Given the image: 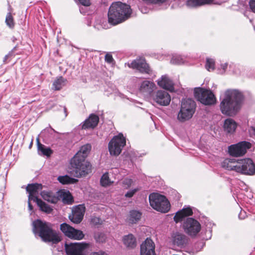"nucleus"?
<instances>
[{"instance_id": "obj_1", "label": "nucleus", "mask_w": 255, "mask_h": 255, "mask_svg": "<svg viewBox=\"0 0 255 255\" xmlns=\"http://www.w3.org/2000/svg\"><path fill=\"white\" fill-rule=\"evenodd\" d=\"M91 149L90 144H85L81 147L79 150L71 160V165L73 170L72 174L76 177L85 176L92 172V165L85 160Z\"/></svg>"}, {"instance_id": "obj_2", "label": "nucleus", "mask_w": 255, "mask_h": 255, "mask_svg": "<svg viewBox=\"0 0 255 255\" xmlns=\"http://www.w3.org/2000/svg\"><path fill=\"white\" fill-rule=\"evenodd\" d=\"M243 95L236 90H228L221 101L220 108L222 113L228 116L236 115L241 107Z\"/></svg>"}, {"instance_id": "obj_3", "label": "nucleus", "mask_w": 255, "mask_h": 255, "mask_svg": "<svg viewBox=\"0 0 255 255\" xmlns=\"http://www.w3.org/2000/svg\"><path fill=\"white\" fill-rule=\"evenodd\" d=\"M130 6L120 1L113 2L108 12L109 23L116 25L128 19L131 14Z\"/></svg>"}, {"instance_id": "obj_4", "label": "nucleus", "mask_w": 255, "mask_h": 255, "mask_svg": "<svg viewBox=\"0 0 255 255\" xmlns=\"http://www.w3.org/2000/svg\"><path fill=\"white\" fill-rule=\"evenodd\" d=\"M32 230L35 235L40 237L45 243L56 245L62 240L60 233L49 224H33Z\"/></svg>"}, {"instance_id": "obj_5", "label": "nucleus", "mask_w": 255, "mask_h": 255, "mask_svg": "<svg viewBox=\"0 0 255 255\" xmlns=\"http://www.w3.org/2000/svg\"><path fill=\"white\" fill-rule=\"evenodd\" d=\"M196 107L195 102L191 99L183 100L177 115L178 121L184 122L191 119L195 112Z\"/></svg>"}, {"instance_id": "obj_6", "label": "nucleus", "mask_w": 255, "mask_h": 255, "mask_svg": "<svg viewBox=\"0 0 255 255\" xmlns=\"http://www.w3.org/2000/svg\"><path fill=\"white\" fill-rule=\"evenodd\" d=\"M149 200L150 206L157 211L167 213L170 210V203L163 195L152 193L149 196Z\"/></svg>"}, {"instance_id": "obj_7", "label": "nucleus", "mask_w": 255, "mask_h": 255, "mask_svg": "<svg viewBox=\"0 0 255 255\" xmlns=\"http://www.w3.org/2000/svg\"><path fill=\"white\" fill-rule=\"evenodd\" d=\"M194 96L198 101L205 105H213L216 101L215 96L211 90L202 88L195 89Z\"/></svg>"}, {"instance_id": "obj_8", "label": "nucleus", "mask_w": 255, "mask_h": 255, "mask_svg": "<svg viewBox=\"0 0 255 255\" xmlns=\"http://www.w3.org/2000/svg\"><path fill=\"white\" fill-rule=\"evenodd\" d=\"M125 145L126 138L123 134L120 133L115 136L109 142L108 145L110 154L115 156L119 155Z\"/></svg>"}, {"instance_id": "obj_9", "label": "nucleus", "mask_w": 255, "mask_h": 255, "mask_svg": "<svg viewBox=\"0 0 255 255\" xmlns=\"http://www.w3.org/2000/svg\"><path fill=\"white\" fill-rule=\"evenodd\" d=\"M89 244L86 243H65V248L67 255H86Z\"/></svg>"}, {"instance_id": "obj_10", "label": "nucleus", "mask_w": 255, "mask_h": 255, "mask_svg": "<svg viewBox=\"0 0 255 255\" xmlns=\"http://www.w3.org/2000/svg\"><path fill=\"white\" fill-rule=\"evenodd\" d=\"M193 214V211L190 206H185L182 209L177 211L174 217V220L177 223L186 220L184 223H199L198 221L189 216Z\"/></svg>"}, {"instance_id": "obj_11", "label": "nucleus", "mask_w": 255, "mask_h": 255, "mask_svg": "<svg viewBox=\"0 0 255 255\" xmlns=\"http://www.w3.org/2000/svg\"><path fill=\"white\" fill-rule=\"evenodd\" d=\"M251 147V144L246 141L240 142L236 144L231 145L229 147V152L230 155L238 157L244 155L248 149Z\"/></svg>"}, {"instance_id": "obj_12", "label": "nucleus", "mask_w": 255, "mask_h": 255, "mask_svg": "<svg viewBox=\"0 0 255 255\" xmlns=\"http://www.w3.org/2000/svg\"><path fill=\"white\" fill-rule=\"evenodd\" d=\"M237 172L248 175L254 174L255 173V166L252 160L247 158L239 160Z\"/></svg>"}, {"instance_id": "obj_13", "label": "nucleus", "mask_w": 255, "mask_h": 255, "mask_svg": "<svg viewBox=\"0 0 255 255\" xmlns=\"http://www.w3.org/2000/svg\"><path fill=\"white\" fill-rule=\"evenodd\" d=\"M60 229L64 235L69 238L80 240L84 237V235L81 231L74 229L69 224H60Z\"/></svg>"}, {"instance_id": "obj_14", "label": "nucleus", "mask_w": 255, "mask_h": 255, "mask_svg": "<svg viewBox=\"0 0 255 255\" xmlns=\"http://www.w3.org/2000/svg\"><path fill=\"white\" fill-rule=\"evenodd\" d=\"M152 99L157 105L167 106L171 101V97L169 93L163 90H158L151 95Z\"/></svg>"}, {"instance_id": "obj_15", "label": "nucleus", "mask_w": 255, "mask_h": 255, "mask_svg": "<svg viewBox=\"0 0 255 255\" xmlns=\"http://www.w3.org/2000/svg\"><path fill=\"white\" fill-rule=\"evenodd\" d=\"M85 207L83 204H80L72 208V213L69 218L73 223H80L85 213Z\"/></svg>"}, {"instance_id": "obj_16", "label": "nucleus", "mask_w": 255, "mask_h": 255, "mask_svg": "<svg viewBox=\"0 0 255 255\" xmlns=\"http://www.w3.org/2000/svg\"><path fill=\"white\" fill-rule=\"evenodd\" d=\"M128 65L129 67L136 69L142 73L149 74L150 71L148 64L143 58L134 60Z\"/></svg>"}, {"instance_id": "obj_17", "label": "nucleus", "mask_w": 255, "mask_h": 255, "mask_svg": "<svg viewBox=\"0 0 255 255\" xmlns=\"http://www.w3.org/2000/svg\"><path fill=\"white\" fill-rule=\"evenodd\" d=\"M140 255H156L155 244L151 239L147 238L140 245Z\"/></svg>"}, {"instance_id": "obj_18", "label": "nucleus", "mask_w": 255, "mask_h": 255, "mask_svg": "<svg viewBox=\"0 0 255 255\" xmlns=\"http://www.w3.org/2000/svg\"><path fill=\"white\" fill-rule=\"evenodd\" d=\"M171 240L174 246L183 247L185 246L188 243V239L183 234L175 232L172 233Z\"/></svg>"}, {"instance_id": "obj_19", "label": "nucleus", "mask_w": 255, "mask_h": 255, "mask_svg": "<svg viewBox=\"0 0 255 255\" xmlns=\"http://www.w3.org/2000/svg\"><path fill=\"white\" fill-rule=\"evenodd\" d=\"M42 186L41 184L34 183L28 184L26 188V191L28 193L29 200H32L35 202L39 198L37 197V194L40 190H41Z\"/></svg>"}, {"instance_id": "obj_20", "label": "nucleus", "mask_w": 255, "mask_h": 255, "mask_svg": "<svg viewBox=\"0 0 255 255\" xmlns=\"http://www.w3.org/2000/svg\"><path fill=\"white\" fill-rule=\"evenodd\" d=\"M155 84L149 81H144L141 84L139 92L145 96H150L155 90Z\"/></svg>"}, {"instance_id": "obj_21", "label": "nucleus", "mask_w": 255, "mask_h": 255, "mask_svg": "<svg viewBox=\"0 0 255 255\" xmlns=\"http://www.w3.org/2000/svg\"><path fill=\"white\" fill-rule=\"evenodd\" d=\"M99 121V118L95 114H91L89 118L83 123L82 128L84 129L95 128L98 125Z\"/></svg>"}, {"instance_id": "obj_22", "label": "nucleus", "mask_w": 255, "mask_h": 255, "mask_svg": "<svg viewBox=\"0 0 255 255\" xmlns=\"http://www.w3.org/2000/svg\"><path fill=\"white\" fill-rule=\"evenodd\" d=\"M201 224H183L184 232L191 237H195L201 230Z\"/></svg>"}, {"instance_id": "obj_23", "label": "nucleus", "mask_w": 255, "mask_h": 255, "mask_svg": "<svg viewBox=\"0 0 255 255\" xmlns=\"http://www.w3.org/2000/svg\"><path fill=\"white\" fill-rule=\"evenodd\" d=\"M237 126V123L234 120L228 118L224 121L223 129L226 134H231L235 131Z\"/></svg>"}, {"instance_id": "obj_24", "label": "nucleus", "mask_w": 255, "mask_h": 255, "mask_svg": "<svg viewBox=\"0 0 255 255\" xmlns=\"http://www.w3.org/2000/svg\"><path fill=\"white\" fill-rule=\"evenodd\" d=\"M158 85L161 88L171 91L173 90V84L166 76H162L157 81Z\"/></svg>"}, {"instance_id": "obj_25", "label": "nucleus", "mask_w": 255, "mask_h": 255, "mask_svg": "<svg viewBox=\"0 0 255 255\" xmlns=\"http://www.w3.org/2000/svg\"><path fill=\"white\" fill-rule=\"evenodd\" d=\"M238 161L234 159H226L222 163V166L229 170H235L237 172Z\"/></svg>"}, {"instance_id": "obj_26", "label": "nucleus", "mask_w": 255, "mask_h": 255, "mask_svg": "<svg viewBox=\"0 0 255 255\" xmlns=\"http://www.w3.org/2000/svg\"><path fill=\"white\" fill-rule=\"evenodd\" d=\"M40 195L44 200L51 203H56L59 200L58 197L56 196L51 191H43L40 193Z\"/></svg>"}, {"instance_id": "obj_27", "label": "nucleus", "mask_w": 255, "mask_h": 255, "mask_svg": "<svg viewBox=\"0 0 255 255\" xmlns=\"http://www.w3.org/2000/svg\"><path fill=\"white\" fill-rule=\"evenodd\" d=\"M123 242L126 247L128 249H133L136 246V239L131 234L125 236L123 238Z\"/></svg>"}, {"instance_id": "obj_28", "label": "nucleus", "mask_w": 255, "mask_h": 255, "mask_svg": "<svg viewBox=\"0 0 255 255\" xmlns=\"http://www.w3.org/2000/svg\"><path fill=\"white\" fill-rule=\"evenodd\" d=\"M213 0H188L187 5L190 7H195L212 2Z\"/></svg>"}, {"instance_id": "obj_29", "label": "nucleus", "mask_w": 255, "mask_h": 255, "mask_svg": "<svg viewBox=\"0 0 255 255\" xmlns=\"http://www.w3.org/2000/svg\"><path fill=\"white\" fill-rule=\"evenodd\" d=\"M67 82V80L62 76L57 77L53 82L52 89L54 90H60L64 86Z\"/></svg>"}, {"instance_id": "obj_30", "label": "nucleus", "mask_w": 255, "mask_h": 255, "mask_svg": "<svg viewBox=\"0 0 255 255\" xmlns=\"http://www.w3.org/2000/svg\"><path fill=\"white\" fill-rule=\"evenodd\" d=\"M58 194L62 198L63 203L67 204H72L73 202V198L69 191H59Z\"/></svg>"}, {"instance_id": "obj_31", "label": "nucleus", "mask_w": 255, "mask_h": 255, "mask_svg": "<svg viewBox=\"0 0 255 255\" xmlns=\"http://www.w3.org/2000/svg\"><path fill=\"white\" fill-rule=\"evenodd\" d=\"M35 202L37 203L40 210L44 212H45L47 214H49L53 210L52 208L51 207H50L48 205L46 204L45 202L42 201L40 199H38L37 200L35 201Z\"/></svg>"}, {"instance_id": "obj_32", "label": "nucleus", "mask_w": 255, "mask_h": 255, "mask_svg": "<svg viewBox=\"0 0 255 255\" xmlns=\"http://www.w3.org/2000/svg\"><path fill=\"white\" fill-rule=\"evenodd\" d=\"M38 150L42 155L49 156L52 153V150L49 147H46L44 145L40 143L39 138H37Z\"/></svg>"}, {"instance_id": "obj_33", "label": "nucleus", "mask_w": 255, "mask_h": 255, "mask_svg": "<svg viewBox=\"0 0 255 255\" xmlns=\"http://www.w3.org/2000/svg\"><path fill=\"white\" fill-rule=\"evenodd\" d=\"M57 180L62 184L74 183L77 181V179L70 177L68 175L60 176L58 177Z\"/></svg>"}, {"instance_id": "obj_34", "label": "nucleus", "mask_w": 255, "mask_h": 255, "mask_svg": "<svg viewBox=\"0 0 255 255\" xmlns=\"http://www.w3.org/2000/svg\"><path fill=\"white\" fill-rule=\"evenodd\" d=\"M141 215V213L138 211H131L129 215V220L135 223V222H138L140 220Z\"/></svg>"}, {"instance_id": "obj_35", "label": "nucleus", "mask_w": 255, "mask_h": 255, "mask_svg": "<svg viewBox=\"0 0 255 255\" xmlns=\"http://www.w3.org/2000/svg\"><path fill=\"white\" fill-rule=\"evenodd\" d=\"M5 22L10 28H12L14 27V22L11 13L9 12L7 13L5 18Z\"/></svg>"}, {"instance_id": "obj_36", "label": "nucleus", "mask_w": 255, "mask_h": 255, "mask_svg": "<svg viewBox=\"0 0 255 255\" xmlns=\"http://www.w3.org/2000/svg\"><path fill=\"white\" fill-rule=\"evenodd\" d=\"M206 68L208 71L213 70L215 69V61L213 59L207 58L206 60Z\"/></svg>"}, {"instance_id": "obj_37", "label": "nucleus", "mask_w": 255, "mask_h": 255, "mask_svg": "<svg viewBox=\"0 0 255 255\" xmlns=\"http://www.w3.org/2000/svg\"><path fill=\"white\" fill-rule=\"evenodd\" d=\"M110 183L108 174L105 173L103 175L101 178V184L103 186H107Z\"/></svg>"}, {"instance_id": "obj_38", "label": "nucleus", "mask_w": 255, "mask_h": 255, "mask_svg": "<svg viewBox=\"0 0 255 255\" xmlns=\"http://www.w3.org/2000/svg\"><path fill=\"white\" fill-rule=\"evenodd\" d=\"M106 239L107 238L106 235L102 233H99L95 236V239L96 240L97 242L99 243L105 242Z\"/></svg>"}, {"instance_id": "obj_39", "label": "nucleus", "mask_w": 255, "mask_h": 255, "mask_svg": "<svg viewBox=\"0 0 255 255\" xmlns=\"http://www.w3.org/2000/svg\"><path fill=\"white\" fill-rule=\"evenodd\" d=\"M183 62V59L180 56H173L171 60V63L174 64H181Z\"/></svg>"}, {"instance_id": "obj_40", "label": "nucleus", "mask_w": 255, "mask_h": 255, "mask_svg": "<svg viewBox=\"0 0 255 255\" xmlns=\"http://www.w3.org/2000/svg\"><path fill=\"white\" fill-rule=\"evenodd\" d=\"M17 47V45L15 46L9 52V53L7 55H6L4 56L3 60L4 63L6 62V60L8 59V58L11 57L14 55L13 53L14 51L16 50Z\"/></svg>"}, {"instance_id": "obj_41", "label": "nucleus", "mask_w": 255, "mask_h": 255, "mask_svg": "<svg viewBox=\"0 0 255 255\" xmlns=\"http://www.w3.org/2000/svg\"><path fill=\"white\" fill-rule=\"evenodd\" d=\"M138 190V188H135L134 189L130 190L127 192V193L125 194V196L128 198H131Z\"/></svg>"}, {"instance_id": "obj_42", "label": "nucleus", "mask_w": 255, "mask_h": 255, "mask_svg": "<svg viewBox=\"0 0 255 255\" xmlns=\"http://www.w3.org/2000/svg\"><path fill=\"white\" fill-rule=\"evenodd\" d=\"M105 61L109 64L113 63L114 59L112 55L111 54H107L105 57Z\"/></svg>"}, {"instance_id": "obj_43", "label": "nucleus", "mask_w": 255, "mask_h": 255, "mask_svg": "<svg viewBox=\"0 0 255 255\" xmlns=\"http://www.w3.org/2000/svg\"><path fill=\"white\" fill-rule=\"evenodd\" d=\"M83 5L88 6L91 5L90 0H76Z\"/></svg>"}, {"instance_id": "obj_44", "label": "nucleus", "mask_w": 255, "mask_h": 255, "mask_svg": "<svg viewBox=\"0 0 255 255\" xmlns=\"http://www.w3.org/2000/svg\"><path fill=\"white\" fill-rule=\"evenodd\" d=\"M132 182L133 181L131 179L127 178L124 180L123 184L127 185V186L128 187L131 185Z\"/></svg>"}, {"instance_id": "obj_45", "label": "nucleus", "mask_w": 255, "mask_h": 255, "mask_svg": "<svg viewBox=\"0 0 255 255\" xmlns=\"http://www.w3.org/2000/svg\"><path fill=\"white\" fill-rule=\"evenodd\" d=\"M249 4L252 11L255 13V0H251Z\"/></svg>"}, {"instance_id": "obj_46", "label": "nucleus", "mask_w": 255, "mask_h": 255, "mask_svg": "<svg viewBox=\"0 0 255 255\" xmlns=\"http://www.w3.org/2000/svg\"><path fill=\"white\" fill-rule=\"evenodd\" d=\"M102 221L98 217H93L91 219V223H101Z\"/></svg>"}, {"instance_id": "obj_47", "label": "nucleus", "mask_w": 255, "mask_h": 255, "mask_svg": "<svg viewBox=\"0 0 255 255\" xmlns=\"http://www.w3.org/2000/svg\"><path fill=\"white\" fill-rule=\"evenodd\" d=\"M90 255H107V254L104 251H100L97 252L92 253Z\"/></svg>"}, {"instance_id": "obj_48", "label": "nucleus", "mask_w": 255, "mask_h": 255, "mask_svg": "<svg viewBox=\"0 0 255 255\" xmlns=\"http://www.w3.org/2000/svg\"><path fill=\"white\" fill-rule=\"evenodd\" d=\"M249 132L251 135L255 136V127H251V128L249 129Z\"/></svg>"}, {"instance_id": "obj_49", "label": "nucleus", "mask_w": 255, "mask_h": 255, "mask_svg": "<svg viewBox=\"0 0 255 255\" xmlns=\"http://www.w3.org/2000/svg\"><path fill=\"white\" fill-rule=\"evenodd\" d=\"M30 201H31V200H28V209H29V210L30 211H31V210H32L33 208H32V205L31 204V203H30Z\"/></svg>"}, {"instance_id": "obj_50", "label": "nucleus", "mask_w": 255, "mask_h": 255, "mask_svg": "<svg viewBox=\"0 0 255 255\" xmlns=\"http://www.w3.org/2000/svg\"><path fill=\"white\" fill-rule=\"evenodd\" d=\"M228 64L227 63H225L222 65V68L225 70L227 68Z\"/></svg>"}, {"instance_id": "obj_51", "label": "nucleus", "mask_w": 255, "mask_h": 255, "mask_svg": "<svg viewBox=\"0 0 255 255\" xmlns=\"http://www.w3.org/2000/svg\"><path fill=\"white\" fill-rule=\"evenodd\" d=\"M158 3H162L165 2L167 0H157Z\"/></svg>"}, {"instance_id": "obj_52", "label": "nucleus", "mask_w": 255, "mask_h": 255, "mask_svg": "<svg viewBox=\"0 0 255 255\" xmlns=\"http://www.w3.org/2000/svg\"><path fill=\"white\" fill-rule=\"evenodd\" d=\"M33 223H40V224H41V223H43L41 222V221L39 220H37V221H34V222H33Z\"/></svg>"}, {"instance_id": "obj_53", "label": "nucleus", "mask_w": 255, "mask_h": 255, "mask_svg": "<svg viewBox=\"0 0 255 255\" xmlns=\"http://www.w3.org/2000/svg\"><path fill=\"white\" fill-rule=\"evenodd\" d=\"M12 41L14 42L17 39L15 37H12L11 38Z\"/></svg>"}, {"instance_id": "obj_54", "label": "nucleus", "mask_w": 255, "mask_h": 255, "mask_svg": "<svg viewBox=\"0 0 255 255\" xmlns=\"http://www.w3.org/2000/svg\"><path fill=\"white\" fill-rule=\"evenodd\" d=\"M64 112L65 113V116H67L66 108L65 107L64 108Z\"/></svg>"}, {"instance_id": "obj_55", "label": "nucleus", "mask_w": 255, "mask_h": 255, "mask_svg": "<svg viewBox=\"0 0 255 255\" xmlns=\"http://www.w3.org/2000/svg\"><path fill=\"white\" fill-rule=\"evenodd\" d=\"M254 29H255V26H254Z\"/></svg>"}]
</instances>
